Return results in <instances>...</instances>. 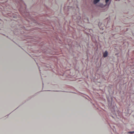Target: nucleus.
Returning <instances> with one entry per match:
<instances>
[{
    "label": "nucleus",
    "instance_id": "nucleus-2",
    "mask_svg": "<svg viewBox=\"0 0 134 134\" xmlns=\"http://www.w3.org/2000/svg\"><path fill=\"white\" fill-rule=\"evenodd\" d=\"M100 0H94L93 1V3L94 4H95L98 2Z\"/></svg>",
    "mask_w": 134,
    "mask_h": 134
},
{
    "label": "nucleus",
    "instance_id": "nucleus-4",
    "mask_svg": "<svg viewBox=\"0 0 134 134\" xmlns=\"http://www.w3.org/2000/svg\"><path fill=\"white\" fill-rule=\"evenodd\" d=\"M134 133V131L129 132V133H131V134L132 133Z\"/></svg>",
    "mask_w": 134,
    "mask_h": 134
},
{
    "label": "nucleus",
    "instance_id": "nucleus-1",
    "mask_svg": "<svg viewBox=\"0 0 134 134\" xmlns=\"http://www.w3.org/2000/svg\"><path fill=\"white\" fill-rule=\"evenodd\" d=\"M108 53L107 51H105L103 53V57H106L108 56Z\"/></svg>",
    "mask_w": 134,
    "mask_h": 134
},
{
    "label": "nucleus",
    "instance_id": "nucleus-3",
    "mask_svg": "<svg viewBox=\"0 0 134 134\" xmlns=\"http://www.w3.org/2000/svg\"><path fill=\"white\" fill-rule=\"evenodd\" d=\"M109 0H105V2L107 4H108V5H109L110 3H109V4L108 3V2L109 1Z\"/></svg>",
    "mask_w": 134,
    "mask_h": 134
},
{
    "label": "nucleus",
    "instance_id": "nucleus-5",
    "mask_svg": "<svg viewBox=\"0 0 134 134\" xmlns=\"http://www.w3.org/2000/svg\"><path fill=\"white\" fill-rule=\"evenodd\" d=\"M100 29H101L102 30H103V29H102V28H100Z\"/></svg>",
    "mask_w": 134,
    "mask_h": 134
}]
</instances>
